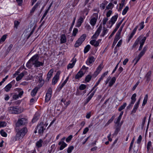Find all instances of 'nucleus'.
I'll return each mask as SVG.
<instances>
[{"label": "nucleus", "instance_id": "1", "mask_svg": "<svg viewBox=\"0 0 153 153\" xmlns=\"http://www.w3.org/2000/svg\"><path fill=\"white\" fill-rule=\"evenodd\" d=\"M27 128L25 126L19 130L16 134V140H21L27 133Z\"/></svg>", "mask_w": 153, "mask_h": 153}, {"label": "nucleus", "instance_id": "2", "mask_svg": "<svg viewBox=\"0 0 153 153\" xmlns=\"http://www.w3.org/2000/svg\"><path fill=\"white\" fill-rule=\"evenodd\" d=\"M39 60V56L38 54H36L33 56L28 61L26 64V67L30 69L35 63Z\"/></svg>", "mask_w": 153, "mask_h": 153}, {"label": "nucleus", "instance_id": "3", "mask_svg": "<svg viewBox=\"0 0 153 153\" xmlns=\"http://www.w3.org/2000/svg\"><path fill=\"white\" fill-rule=\"evenodd\" d=\"M28 123L27 119L26 118L19 119L16 125V127H19L21 126L25 125Z\"/></svg>", "mask_w": 153, "mask_h": 153}, {"label": "nucleus", "instance_id": "4", "mask_svg": "<svg viewBox=\"0 0 153 153\" xmlns=\"http://www.w3.org/2000/svg\"><path fill=\"white\" fill-rule=\"evenodd\" d=\"M86 36L85 34L82 35L76 41L74 44V47L77 48L80 46L85 39Z\"/></svg>", "mask_w": 153, "mask_h": 153}, {"label": "nucleus", "instance_id": "5", "mask_svg": "<svg viewBox=\"0 0 153 153\" xmlns=\"http://www.w3.org/2000/svg\"><path fill=\"white\" fill-rule=\"evenodd\" d=\"M9 113L10 114H16L19 113V109L16 107H10L8 109Z\"/></svg>", "mask_w": 153, "mask_h": 153}, {"label": "nucleus", "instance_id": "6", "mask_svg": "<svg viewBox=\"0 0 153 153\" xmlns=\"http://www.w3.org/2000/svg\"><path fill=\"white\" fill-rule=\"evenodd\" d=\"M36 127L37 130H38V133L39 134H43L44 131L45 129V128H44L43 126L42 123H41L39 124Z\"/></svg>", "mask_w": 153, "mask_h": 153}, {"label": "nucleus", "instance_id": "7", "mask_svg": "<svg viewBox=\"0 0 153 153\" xmlns=\"http://www.w3.org/2000/svg\"><path fill=\"white\" fill-rule=\"evenodd\" d=\"M52 94V89L51 88H49L46 94L45 102H48L51 99Z\"/></svg>", "mask_w": 153, "mask_h": 153}, {"label": "nucleus", "instance_id": "8", "mask_svg": "<svg viewBox=\"0 0 153 153\" xmlns=\"http://www.w3.org/2000/svg\"><path fill=\"white\" fill-rule=\"evenodd\" d=\"M103 68L102 64H100L96 69V71L94 72L93 75V76L94 78L96 77L101 71Z\"/></svg>", "mask_w": 153, "mask_h": 153}, {"label": "nucleus", "instance_id": "9", "mask_svg": "<svg viewBox=\"0 0 153 153\" xmlns=\"http://www.w3.org/2000/svg\"><path fill=\"white\" fill-rule=\"evenodd\" d=\"M93 17L91 19L90 21L91 25L94 26L96 24L98 18V13H94L93 14Z\"/></svg>", "mask_w": 153, "mask_h": 153}, {"label": "nucleus", "instance_id": "10", "mask_svg": "<svg viewBox=\"0 0 153 153\" xmlns=\"http://www.w3.org/2000/svg\"><path fill=\"white\" fill-rule=\"evenodd\" d=\"M61 72L60 71H58L56 74L53 77L52 80V84L53 85H54L58 81V80L59 78V75L60 74Z\"/></svg>", "mask_w": 153, "mask_h": 153}, {"label": "nucleus", "instance_id": "11", "mask_svg": "<svg viewBox=\"0 0 153 153\" xmlns=\"http://www.w3.org/2000/svg\"><path fill=\"white\" fill-rule=\"evenodd\" d=\"M102 29V26L100 25L97 28L95 34L92 36L91 38L93 39H97L100 34Z\"/></svg>", "mask_w": 153, "mask_h": 153}, {"label": "nucleus", "instance_id": "12", "mask_svg": "<svg viewBox=\"0 0 153 153\" xmlns=\"http://www.w3.org/2000/svg\"><path fill=\"white\" fill-rule=\"evenodd\" d=\"M85 18V17L84 16H80L78 20L76 27H79L83 22Z\"/></svg>", "mask_w": 153, "mask_h": 153}, {"label": "nucleus", "instance_id": "13", "mask_svg": "<svg viewBox=\"0 0 153 153\" xmlns=\"http://www.w3.org/2000/svg\"><path fill=\"white\" fill-rule=\"evenodd\" d=\"M118 16L117 14L113 16L110 20L109 21V23L110 24L111 23V27L115 23L118 17Z\"/></svg>", "mask_w": 153, "mask_h": 153}, {"label": "nucleus", "instance_id": "14", "mask_svg": "<svg viewBox=\"0 0 153 153\" xmlns=\"http://www.w3.org/2000/svg\"><path fill=\"white\" fill-rule=\"evenodd\" d=\"M95 59L93 56H89L86 61V63L88 65H90L95 61Z\"/></svg>", "mask_w": 153, "mask_h": 153}, {"label": "nucleus", "instance_id": "15", "mask_svg": "<svg viewBox=\"0 0 153 153\" xmlns=\"http://www.w3.org/2000/svg\"><path fill=\"white\" fill-rule=\"evenodd\" d=\"M101 39H99L97 41H96L94 39L91 40L90 43L91 45H94L95 47H97L99 45V43L101 42Z\"/></svg>", "mask_w": 153, "mask_h": 153}, {"label": "nucleus", "instance_id": "16", "mask_svg": "<svg viewBox=\"0 0 153 153\" xmlns=\"http://www.w3.org/2000/svg\"><path fill=\"white\" fill-rule=\"evenodd\" d=\"M140 98L137 102H136L134 106V108L131 111V113H135L136 112L137 109L138 108L139 105L140 103Z\"/></svg>", "mask_w": 153, "mask_h": 153}, {"label": "nucleus", "instance_id": "17", "mask_svg": "<svg viewBox=\"0 0 153 153\" xmlns=\"http://www.w3.org/2000/svg\"><path fill=\"white\" fill-rule=\"evenodd\" d=\"M27 72L26 71H24L21 73L16 78L17 81H19L21 80L22 77L25 75H27Z\"/></svg>", "mask_w": 153, "mask_h": 153}, {"label": "nucleus", "instance_id": "18", "mask_svg": "<svg viewBox=\"0 0 153 153\" xmlns=\"http://www.w3.org/2000/svg\"><path fill=\"white\" fill-rule=\"evenodd\" d=\"M71 61L72 62V63H71L69 64L67 66V69H69L70 68H72L74 67L76 61V59H74V58Z\"/></svg>", "mask_w": 153, "mask_h": 153}, {"label": "nucleus", "instance_id": "19", "mask_svg": "<svg viewBox=\"0 0 153 153\" xmlns=\"http://www.w3.org/2000/svg\"><path fill=\"white\" fill-rule=\"evenodd\" d=\"M53 72V69H51L49 71L47 75V77L46 79V80L48 81L49 80L52 76Z\"/></svg>", "mask_w": 153, "mask_h": 153}, {"label": "nucleus", "instance_id": "20", "mask_svg": "<svg viewBox=\"0 0 153 153\" xmlns=\"http://www.w3.org/2000/svg\"><path fill=\"white\" fill-rule=\"evenodd\" d=\"M84 75V73L82 71L80 70L75 76L76 79H79L82 77Z\"/></svg>", "mask_w": 153, "mask_h": 153}, {"label": "nucleus", "instance_id": "21", "mask_svg": "<svg viewBox=\"0 0 153 153\" xmlns=\"http://www.w3.org/2000/svg\"><path fill=\"white\" fill-rule=\"evenodd\" d=\"M39 88L37 87H35L31 92V96L32 97L34 96L37 93Z\"/></svg>", "mask_w": 153, "mask_h": 153}, {"label": "nucleus", "instance_id": "22", "mask_svg": "<svg viewBox=\"0 0 153 153\" xmlns=\"http://www.w3.org/2000/svg\"><path fill=\"white\" fill-rule=\"evenodd\" d=\"M146 37H144L143 39H141V41L140 42V45L139 47L138 50L139 51H140L142 49L143 45L144 42L146 39Z\"/></svg>", "mask_w": 153, "mask_h": 153}, {"label": "nucleus", "instance_id": "23", "mask_svg": "<svg viewBox=\"0 0 153 153\" xmlns=\"http://www.w3.org/2000/svg\"><path fill=\"white\" fill-rule=\"evenodd\" d=\"M142 38V37L141 36H140L138 38H137L132 46L133 48H135L137 46L140 40Z\"/></svg>", "mask_w": 153, "mask_h": 153}, {"label": "nucleus", "instance_id": "24", "mask_svg": "<svg viewBox=\"0 0 153 153\" xmlns=\"http://www.w3.org/2000/svg\"><path fill=\"white\" fill-rule=\"evenodd\" d=\"M60 43L62 44L65 43L66 41V38L65 34H62L61 36Z\"/></svg>", "mask_w": 153, "mask_h": 153}, {"label": "nucleus", "instance_id": "25", "mask_svg": "<svg viewBox=\"0 0 153 153\" xmlns=\"http://www.w3.org/2000/svg\"><path fill=\"white\" fill-rule=\"evenodd\" d=\"M43 65L44 63L39 62L38 60V61L35 63L33 65H34V67L37 68L39 67L40 66H43Z\"/></svg>", "mask_w": 153, "mask_h": 153}, {"label": "nucleus", "instance_id": "26", "mask_svg": "<svg viewBox=\"0 0 153 153\" xmlns=\"http://www.w3.org/2000/svg\"><path fill=\"white\" fill-rule=\"evenodd\" d=\"M120 130V126H119V124H117L114 133L113 134V135H117L118 132Z\"/></svg>", "mask_w": 153, "mask_h": 153}, {"label": "nucleus", "instance_id": "27", "mask_svg": "<svg viewBox=\"0 0 153 153\" xmlns=\"http://www.w3.org/2000/svg\"><path fill=\"white\" fill-rule=\"evenodd\" d=\"M43 141L42 139H40L39 141H37L36 143V146L38 148H40L42 146V143Z\"/></svg>", "mask_w": 153, "mask_h": 153}, {"label": "nucleus", "instance_id": "28", "mask_svg": "<svg viewBox=\"0 0 153 153\" xmlns=\"http://www.w3.org/2000/svg\"><path fill=\"white\" fill-rule=\"evenodd\" d=\"M146 50L147 49L146 47H144L143 50L140 52L137 56L139 58H140L144 55Z\"/></svg>", "mask_w": 153, "mask_h": 153}, {"label": "nucleus", "instance_id": "29", "mask_svg": "<svg viewBox=\"0 0 153 153\" xmlns=\"http://www.w3.org/2000/svg\"><path fill=\"white\" fill-rule=\"evenodd\" d=\"M116 80V78L115 77H113L109 82V86L110 87H111L115 82Z\"/></svg>", "mask_w": 153, "mask_h": 153}, {"label": "nucleus", "instance_id": "30", "mask_svg": "<svg viewBox=\"0 0 153 153\" xmlns=\"http://www.w3.org/2000/svg\"><path fill=\"white\" fill-rule=\"evenodd\" d=\"M137 96V94H136L134 93L132 95L131 99V103H134L135 102V101H136V97Z\"/></svg>", "mask_w": 153, "mask_h": 153}, {"label": "nucleus", "instance_id": "31", "mask_svg": "<svg viewBox=\"0 0 153 153\" xmlns=\"http://www.w3.org/2000/svg\"><path fill=\"white\" fill-rule=\"evenodd\" d=\"M151 72L150 71L148 72L145 76V78L146 79V81L148 82L150 80V77L151 75Z\"/></svg>", "mask_w": 153, "mask_h": 153}, {"label": "nucleus", "instance_id": "32", "mask_svg": "<svg viewBox=\"0 0 153 153\" xmlns=\"http://www.w3.org/2000/svg\"><path fill=\"white\" fill-rule=\"evenodd\" d=\"M12 85L10 83H9L4 88V90L8 92L9 91L10 88L12 87Z\"/></svg>", "mask_w": 153, "mask_h": 153}, {"label": "nucleus", "instance_id": "33", "mask_svg": "<svg viewBox=\"0 0 153 153\" xmlns=\"http://www.w3.org/2000/svg\"><path fill=\"white\" fill-rule=\"evenodd\" d=\"M60 145L61 146L59 148V150H62L67 146V144L65 142H62Z\"/></svg>", "mask_w": 153, "mask_h": 153}, {"label": "nucleus", "instance_id": "34", "mask_svg": "<svg viewBox=\"0 0 153 153\" xmlns=\"http://www.w3.org/2000/svg\"><path fill=\"white\" fill-rule=\"evenodd\" d=\"M108 29H107L104 27H103V30L102 33L101 35V36L103 37L107 33V32H108Z\"/></svg>", "mask_w": 153, "mask_h": 153}, {"label": "nucleus", "instance_id": "35", "mask_svg": "<svg viewBox=\"0 0 153 153\" xmlns=\"http://www.w3.org/2000/svg\"><path fill=\"white\" fill-rule=\"evenodd\" d=\"M91 48V46L89 45H87L84 48V52L85 53L88 52Z\"/></svg>", "mask_w": 153, "mask_h": 153}, {"label": "nucleus", "instance_id": "36", "mask_svg": "<svg viewBox=\"0 0 153 153\" xmlns=\"http://www.w3.org/2000/svg\"><path fill=\"white\" fill-rule=\"evenodd\" d=\"M97 90V89H96L94 91L91 93V94L88 97V98L87 99L88 100V101H89L91 100L93 96L94 95L96 91Z\"/></svg>", "mask_w": 153, "mask_h": 153}, {"label": "nucleus", "instance_id": "37", "mask_svg": "<svg viewBox=\"0 0 153 153\" xmlns=\"http://www.w3.org/2000/svg\"><path fill=\"white\" fill-rule=\"evenodd\" d=\"M126 102L124 103L123 105H121L118 108V111H121L122 110L124 109L126 105Z\"/></svg>", "mask_w": 153, "mask_h": 153}, {"label": "nucleus", "instance_id": "38", "mask_svg": "<svg viewBox=\"0 0 153 153\" xmlns=\"http://www.w3.org/2000/svg\"><path fill=\"white\" fill-rule=\"evenodd\" d=\"M148 99V95L146 94L144 97L143 101V103L142 104V105L144 106L146 103L147 102V100Z\"/></svg>", "mask_w": 153, "mask_h": 153}, {"label": "nucleus", "instance_id": "39", "mask_svg": "<svg viewBox=\"0 0 153 153\" xmlns=\"http://www.w3.org/2000/svg\"><path fill=\"white\" fill-rule=\"evenodd\" d=\"M78 31V29L76 28H74L73 31V33L72 34V36H75L76 34L77 33Z\"/></svg>", "mask_w": 153, "mask_h": 153}, {"label": "nucleus", "instance_id": "40", "mask_svg": "<svg viewBox=\"0 0 153 153\" xmlns=\"http://www.w3.org/2000/svg\"><path fill=\"white\" fill-rule=\"evenodd\" d=\"M115 118V116L113 115L111 117V118L107 122L106 124V125H108L110 123H111Z\"/></svg>", "mask_w": 153, "mask_h": 153}, {"label": "nucleus", "instance_id": "41", "mask_svg": "<svg viewBox=\"0 0 153 153\" xmlns=\"http://www.w3.org/2000/svg\"><path fill=\"white\" fill-rule=\"evenodd\" d=\"M38 117V114H35L32 120V121H33V122H35L38 120L39 118Z\"/></svg>", "mask_w": 153, "mask_h": 153}, {"label": "nucleus", "instance_id": "42", "mask_svg": "<svg viewBox=\"0 0 153 153\" xmlns=\"http://www.w3.org/2000/svg\"><path fill=\"white\" fill-rule=\"evenodd\" d=\"M129 8L128 6H126L123 11L122 14L123 15H125L127 13L128 10Z\"/></svg>", "mask_w": 153, "mask_h": 153}, {"label": "nucleus", "instance_id": "43", "mask_svg": "<svg viewBox=\"0 0 153 153\" xmlns=\"http://www.w3.org/2000/svg\"><path fill=\"white\" fill-rule=\"evenodd\" d=\"M74 146H70L68 149L67 152L68 153H71L74 149Z\"/></svg>", "mask_w": 153, "mask_h": 153}, {"label": "nucleus", "instance_id": "44", "mask_svg": "<svg viewBox=\"0 0 153 153\" xmlns=\"http://www.w3.org/2000/svg\"><path fill=\"white\" fill-rule=\"evenodd\" d=\"M92 76L90 75H88L85 77V81L87 82L90 81L91 78Z\"/></svg>", "mask_w": 153, "mask_h": 153}, {"label": "nucleus", "instance_id": "45", "mask_svg": "<svg viewBox=\"0 0 153 153\" xmlns=\"http://www.w3.org/2000/svg\"><path fill=\"white\" fill-rule=\"evenodd\" d=\"M113 6L114 5L111 3H110L106 6V9L108 10L112 9L113 8Z\"/></svg>", "mask_w": 153, "mask_h": 153}, {"label": "nucleus", "instance_id": "46", "mask_svg": "<svg viewBox=\"0 0 153 153\" xmlns=\"http://www.w3.org/2000/svg\"><path fill=\"white\" fill-rule=\"evenodd\" d=\"M120 33H119V32H117L116 33V34L115 36V38L114 39L116 40L117 41H118L119 39L120 38Z\"/></svg>", "mask_w": 153, "mask_h": 153}, {"label": "nucleus", "instance_id": "47", "mask_svg": "<svg viewBox=\"0 0 153 153\" xmlns=\"http://www.w3.org/2000/svg\"><path fill=\"white\" fill-rule=\"evenodd\" d=\"M0 134L1 135L4 137H6L7 136V133L3 130H1L0 131Z\"/></svg>", "mask_w": 153, "mask_h": 153}, {"label": "nucleus", "instance_id": "48", "mask_svg": "<svg viewBox=\"0 0 153 153\" xmlns=\"http://www.w3.org/2000/svg\"><path fill=\"white\" fill-rule=\"evenodd\" d=\"M70 103L71 101H68V102H65V103H64V106L63 105L64 109H66L68 106L70 104Z\"/></svg>", "mask_w": 153, "mask_h": 153}, {"label": "nucleus", "instance_id": "49", "mask_svg": "<svg viewBox=\"0 0 153 153\" xmlns=\"http://www.w3.org/2000/svg\"><path fill=\"white\" fill-rule=\"evenodd\" d=\"M144 22H141L140 24L139 25L140 27V28L138 29L140 31L144 27Z\"/></svg>", "mask_w": 153, "mask_h": 153}, {"label": "nucleus", "instance_id": "50", "mask_svg": "<svg viewBox=\"0 0 153 153\" xmlns=\"http://www.w3.org/2000/svg\"><path fill=\"white\" fill-rule=\"evenodd\" d=\"M152 145V143L151 141H149L148 142V143L147 144V151H149V149L150 148V147Z\"/></svg>", "mask_w": 153, "mask_h": 153}, {"label": "nucleus", "instance_id": "51", "mask_svg": "<svg viewBox=\"0 0 153 153\" xmlns=\"http://www.w3.org/2000/svg\"><path fill=\"white\" fill-rule=\"evenodd\" d=\"M7 123L4 121L0 122V127H4L5 126Z\"/></svg>", "mask_w": 153, "mask_h": 153}, {"label": "nucleus", "instance_id": "52", "mask_svg": "<svg viewBox=\"0 0 153 153\" xmlns=\"http://www.w3.org/2000/svg\"><path fill=\"white\" fill-rule=\"evenodd\" d=\"M86 88V85L82 84L79 87V88L80 90H83Z\"/></svg>", "mask_w": 153, "mask_h": 153}, {"label": "nucleus", "instance_id": "53", "mask_svg": "<svg viewBox=\"0 0 153 153\" xmlns=\"http://www.w3.org/2000/svg\"><path fill=\"white\" fill-rule=\"evenodd\" d=\"M7 37V35H4L2 36L0 39L1 42H4L5 41Z\"/></svg>", "mask_w": 153, "mask_h": 153}, {"label": "nucleus", "instance_id": "54", "mask_svg": "<svg viewBox=\"0 0 153 153\" xmlns=\"http://www.w3.org/2000/svg\"><path fill=\"white\" fill-rule=\"evenodd\" d=\"M106 4L104 3H102L101 4H100V7L101 9L102 10H104L105 8Z\"/></svg>", "mask_w": 153, "mask_h": 153}, {"label": "nucleus", "instance_id": "55", "mask_svg": "<svg viewBox=\"0 0 153 153\" xmlns=\"http://www.w3.org/2000/svg\"><path fill=\"white\" fill-rule=\"evenodd\" d=\"M124 2H122L120 4V7L119 8L118 10V11H120L123 8V7L124 6Z\"/></svg>", "mask_w": 153, "mask_h": 153}, {"label": "nucleus", "instance_id": "56", "mask_svg": "<svg viewBox=\"0 0 153 153\" xmlns=\"http://www.w3.org/2000/svg\"><path fill=\"white\" fill-rule=\"evenodd\" d=\"M112 13L111 10H109L106 13V16L107 18L109 17Z\"/></svg>", "mask_w": 153, "mask_h": 153}, {"label": "nucleus", "instance_id": "57", "mask_svg": "<svg viewBox=\"0 0 153 153\" xmlns=\"http://www.w3.org/2000/svg\"><path fill=\"white\" fill-rule=\"evenodd\" d=\"M108 18L107 17H104L103 20H102V24H103V25H105L106 23V22H107L108 21Z\"/></svg>", "mask_w": 153, "mask_h": 153}, {"label": "nucleus", "instance_id": "58", "mask_svg": "<svg viewBox=\"0 0 153 153\" xmlns=\"http://www.w3.org/2000/svg\"><path fill=\"white\" fill-rule=\"evenodd\" d=\"M72 137L73 136L72 135H70L66 139V141L67 142H69L71 140Z\"/></svg>", "mask_w": 153, "mask_h": 153}, {"label": "nucleus", "instance_id": "59", "mask_svg": "<svg viewBox=\"0 0 153 153\" xmlns=\"http://www.w3.org/2000/svg\"><path fill=\"white\" fill-rule=\"evenodd\" d=\"M117 30H116L115 29H114L113 31V32L111 34V35H110V36L109 37V39H110L114 35L115 33L117 31Z\"/></svg>", "mask_w": 153, "mask_h": 153}, {"label": "nucleus", "instance_id": "60", "mask_svg": "<svg viewBox=\"0 0 153 153\" xmlns=\"http://www.w3.org/2000/svg\"><path fill=\"white\" fill-rule=\"evenodd\" d=\"M142 139V138L141 136V135H139L137 140V143L138 144H139L140 143Z\"/></svg>", "mask_w": 153, "mask_h": 153}, {"label": "nucleus", "instance_id": "61", "mask_svg": "<svg viewBox=\"0 0 153 153\" xmlns=\"http://www.w3.org/2000/svg\"><path fill=\"white\" fill-rule=\"evenodd\" d=\"M121 117H120V116H119L118 118L117 119V120L116 121L114 122V123L115 124H119V123L120 122V121L121 119Z\"/></svg>", "mask_w": 153, "mask_h": 153}, {"label": "nucleus", "instance_id": "62", "mask_svg": "<svg viewBox=\"0 0 153 153\" xmlns=\"http://www.w3.org/2000/svg\"><path fill=\"white\" fill-rule=\"evenodd\" d=\"M19 24V21H15L14 22V27L17 28Z\"/></svg>", "mask_w": 153, "mask_h": 153}, {"label": "nucleus", "instance_id": "63", "mask_svg": "<svg viewBox=\"0 0 153 153\" xmlns=\"http://www.w3.org/2000/svg\"><path fill=\"white\" fill-rule=\"evenodd\" d=\"M19 97V96L18 94H15L13 95V99L14 100H17L18 99Z\"/></svg>", "mask_w": 153, "mask_h": 153}, {"label": "nucleus", "instance_id": "64", "mask_svg": "<svg viewBox=\"0 0 153 153\" xmlns=\"http://www.w3.org/2000/svg\"><path fill=\"white\" fill-rule=\"evenodd\" d=\"M88 130L89 129L88 127L85 128L83 131V134H86L88 132Z\"/></svg>", "mask_w": 153, "mask_h": 153}]
</instances>
